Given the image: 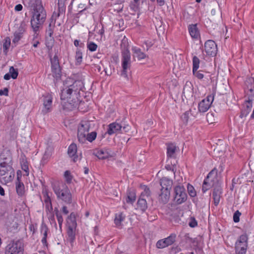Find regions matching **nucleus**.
<instances>
[{
    "label": "nucleus",
    "mask_w": 254,
    "mask_h": 254,
    "mask_svg": "<svg viewBox=\"0 0 254 254\" xmlns=\"http://www.w3.org/2000/svg\"><path fill=\"white\" fill-rule=\"evenodd\" d=\"M84 83L81 80L74 81L72 84L68 85L61 90V99L66 100L71 107H76L81 104L80 97L84 92Z\"/></svg>",
    "instance_id": "nucleus-1"
},
{
    "label": "nucleus",
    "mask_w": 254,
    "mask_h": 254,
    "mask_svg": "<svg viewBox=\"0 0 254 254\" xmlns=\"http://www.w3.org/2000/svg\"><path fill=\"white\" fill-rule=\"evenodd\" d=\"M53 189L58 199L66 204L72 203V195L67 185L62 182H57L53 185Z\"/></svg>",
    "instance_id": "nucleus-2"
},
{
    "label": "nucleus",
    "mask_w": 254,
    "mask_h": 254,
    "mask_svg": "<svg viewBox=\"0 0 254 254\" xmlns=\"http://www.w3.org/2000/svg\"><path fill=\"white\" fill-rule=\"evenodd\" d=\"M34 11L31 20V24L33 31L36 33L43 25L46 18V13L41 4H37L34 6Z\"/></svg>",
    "instance_id": "nucleus-3"
},
{
    "label": "nucleus",
    "mask_w": 254,
    "mask_h": 254,
    "mask_svg": "<svg viewBox=\"0 0 254 254\" xmlns=\"http://www.w3.org/2000/svg\"><path fill=\"white\" fill-rule=\"evenodd\" d=\"M23 245L20 240L12 241L5 248V254H22Z\"/></svg>",
    "instance_id": "nucleus-4"
},
{
    "label": "nucleus",
    "mask_w": 254,
    "mask_h": 254,
    "mask_svg": "<svg viewBox=\"0 0 254 254\" xmlns=\"http://www.w3.org/2000/svg\"><path fill=\"white\" fill-rule=\"evenodd\" d=\"M92 125H93V123L89 121L81 122L77 132V138L80 143L85 142V134H86L89 132Z\"/></svg>",
    "instance_id": "nucleus-5"
},
{
    "label": "nucleus",
    "mask_w": 254,
    "mask_h": 254,
    "mask_svg": "<svg viewBox=\"0 0 254 254\" xmlns=\"http://www.w3.org/2000/svg\"><path fill=\"white\" fill-rule=\"evenodd\" d=\"M174 201L178 204L186 201L187 195L183 186H177L174 189Z\"/></svg>",
    "instance_id": "nucleus-6"
},
{
    "label": "nucleus",
    "mask_w": 254,
    "mask_h": 254,
    "mask_svg": "<svg viewBox=\"0 0 254 254\" xmlns=\"http://www.w3.org/2000/svg\"><path fill=\"white\" fill-rule=\"evenodd\" d=\"M121 48L123 59L122 63L123 70L121 75L126 78L127 77L126 73V69L127 68V39L126 38L125 36L122 41Z\"/></svg>",
    "instance_id": "nucleus-7"
},
{
    "label": "nucleus",
    "mask_w": 254,
    "mask_h": 254,
    "mask_svg": "<svg viewBox=\"0 0 254 254\" xmlns=\"http://www.w3.org/2000/svg\"><path fill=\"white\" fill-rule=\"evenodd\" d=\"M214 100V96L212 95L208 96L206 98L203 99L198 104V112L200 113H204L206 112L210 108Z\"/></svg>",
    "instance_id": "nucleus-8"
},
{
    "label": "nucleus",
    "mask_w": 254,
    "mask_h": 254,
    "mask_svg": "<svg viewBox=\"0 0 254 254\" xmlns=\"http://www.w3.org/2000/svg\"><path fill=\"white\" fill-rule=\"evenodd\" d=\"M204 50L207 55L214 57L217 53V45L213 40H208L204 44Z\"/></svg>",
    "instance_id": "nucleus-9"
},
{
    "label": "nucleus",
    "mask_w": 254,
    "mask_h": 254,
    "mask_svg": "<svg viewBox=\"0 0 254 254\" xmlns=\"http://www.w3.org/2000/svg\"><path fill=\"white\" fill-rule=\"evenodd\" d=\"M176 238V234H172L167 238L159 240L156 243V247L159 249H163L168 247L175 242Z\"/></svg>",
    "instance_id": "nucleus-10"
},
{
    "label": "nucleus",
    "mask_w": 254,
    "mask_h": 254,
    "mask_svg": "<svg viewBox=\"0 0 254 254\" xmlns=\"http://www.w3.org/2000/svg\"><path fill=\"white\" fill-rule=\"evenodd\" d=\"M43 102L44 108L42 110V112L44 114H46L50 112L52 110L53 97L52 95L47 94L43 96Z\"/></svg>",
    "instance_id": "nucleus-11"
},
{
    "label": "nucleus",
    "mask_w": 254,
    "mask_h": 254,
    "mask_svg": "<svg viewBox=\"0 0 254 254\" xmlns=\"http://www.w3.org/2000/svg\"><path fill=\"white\" fill-rule=\"evenodd\" d=\"M193 87L190 82H187L184 87L182 99L184 101L190 100L193 96Z\"/></svg>",
    "instance_id": "nucleus-12"
},
{
    "label": "nucleus",
    "mask_w": 254,
    "mask_h": 254,
    "mask_svg": "<svg viewBox=\"0 0 254 254\" xmlns=\"http://www.w3.org/2000/svg\"><path fill=\"white\" fill-rule=\"evenodd\" d=\"M12 157L10 152L8 150H4L0 154V165L11 164Z\"/></svg>",
    "instance_id": "nucleus-13"
},
{
    "label": "nucleus",
    "mask_w": 254,
    "mask_h": 254,
    "mask_svg": "<svg viewBox=\"0 0 254 254\" xmlns=\"http://www.w3.org/2000/svg\"><path fill=\"white\" fill-rule=\"evenodd\" d=\"M214 172V170H212L210 172L207 177L203 181L202 186V190L203 193L205 192L207 190L210 189L213 186V182L212 180L210 179L211 175Z\"/></svg>",
    "instance_id": "nucleus-14"
},
{
    "label": "nucleus",
    "mask_w": 254,
    "mask_h": 254,
    "mask_svg": "<svg viewBox=\"0 0 254 254\" xmlns=\"http://www.w3.org/2000/svg\"><path fill=\"white\" fill-rule=\"evenodd\" d=\"M170 196V190H168L167 189H161V192L159 194V200L160 202L163 204L167 203L169 200Z\"/></svg>",
    "instance_id": "nucleus-15"
},
{
    "label": "nucleus",
    "mask_w": 254,
    "mask_h": 254,
    "mask_svg": "<svg viewBox=\"0 0 254 254\" xmlns=\"http://www.w3.org/2000/svg\"><path fill=\"white\" fill-rule=\"evenodd\" d=\"M248 236L247 234L241 235L235 243V247L248 248Z\"/></svg>",
    "instance_id": "nucleus-16"
},
{
    "label": "nucleus",
    "mask_w": 254,
    "mask_h": 254,
    "mask_svg": "<svg viewBox=\"0 0 254 254\" xmlns=\"http://www.w3.org/2000/svg\"><path fill=\"white\" fill-rule=\"evenodd\" d=\"M122 128V126L116 122L110 124L108 126V128L107 131V132L110 134L112 135L114 133L119 132L121 130Z\"/></svg>",
    "instance_id": "nucleus-17"
},
{
    "label": "nucleus",
    "mask_w": 254,
    "mask_h": 254,
    "mask_svg": "<svg viewBox=\"0 0 254 254\" xmlns=\"http://www.w3.org/2000/svg\"><path fill=\"white\" fill-rule=\"evenodd\" d=\"M24 32V26L23 25H21L19 27L17 31H15L14 33V38L12 40V42L14 44H17L22 37L23 34Z\"/></svg>",
    "instance_id": "nucleus-18"
},
{
    "label": "nucleus",
    "mask_w": 254,
    "mask_h": 254,
    "mask_svg": "<svg viewBox=\"0 0 254 254\" xmlns=\"http://www.w3.org/2000/svg\"><path fill=\"white\" fill-rule=\"evenodd\" d=\"M160 184L162 187L161 189H167L168 190L170 191L172 187L173 181L168 178L163 177L160 180Z\"/></svg>",
    "instance_id": "nucleus-19"
},
{
    "label": "nucleus",
    "mask_w": 254,
    "mask_h": 254,
    "mask_svg": "<svg viewBox=\"0 0 254 254\" xmlns=\"http://www.w3.org/2000/svg\"><path fill=\"white\" fill-rule=\"evenodd\" d=\"M189 31L192 38L197 39L200 37L199 32L196 24L190 25L189 26Z\"/></svg>",
    "instance_id": "nucleus-20"
},
{
    "label": "nucleus",
    "mask_w": 254,
    "mask_h": 254,
    "mask_svg": "<svg viewBox=\"0 0 254 254\" xmlns=\"http://www.w3.org/2000/svg\"><path fill=\"white\" fill-rule=\"evenodd\" d=\"M15 187L17 194L20 196L23 195L25 193V187L23 183L20 181L19 177H17Z\"/></svg>",
    "instance_id": "nucleus-21"
},
{
    "label": "nucleus",
    "mask_w": 254,
    "mask_h": 254,
    "mask_svg": "<svg viewBox=\"0 0 254 254\" xmlns=\"http://www.w3.org/2000/svg\"><path fill=\"white\" fill-rule=\"evenodd\" d=\"M221 193V189L220 187L218 186L214 189L212 196L215 205L216 206H217L219 203Z\"/></svg>",
    "instance_id": "nucleus-22"
},
{
    "label": "nucleus",
    "mask_w": 254,
    "mask_h": 254,
    "mask_svg": "<svg viewBox=\"0 0 254 254\" xmlns=\"http://www.w3.org/2000/svg\"><path fill=\"white\" fill-rule=\"evenodd\" d=\"M59 15H60L59 13H58L57 15L56 13L54 12L52 16V17H51L52 21L49 24V26H48V29L47 30V33L50 37H51L53 34L54 28L55 27V23L56 21V17H59Z\"/></svg>",
    "instance_id": "nucleus-23"
},
{
    "label": "nucleus",
    "mask_w": 254,
    "mask_h": 254,
    "mask_svg": "<svg viewBox=\"0 0 254 254\" xmlns=\"http://www.w3.org/2000/svg\"><path fill=\"white\" fill-rule=\"evenodd\" d=\"M252 107V99L249 98L248 100L246 101L243 105V109L242 111V115L244 116H247Z\"/></svg>",
    "instance_id": "nucleus-24"
},
{
    "label": "nucleus",
    "mask_w": 254,
    "mask_h": 254,
    "mask_svg": "<svg viewBox=\"0 0 254 254\" xmlns=\"http://www.w3.org/2000/svg\"><path fill=\"white\" fill-rule=\"evenodd\" d=\"M48 231L49 228L44 223H42L41 226V233L43 234V237L42 239L41 242L42 244L46 246H47L48 245L47 238Z\"/></svg>",
    "instance_id": "nucleus-25"
},
{
    "label": "nucleus",
    "mask_w": 254,
    "mask_h": 254,
    "mask_svg": "<svg viewBox=\"0 0 254 254\" xmlns=\"http://www.w3.org/2000/svg\"><path fill=\"white\" fill-rule=\"evenodd\" d=\"M66 222L67 227L76 228L77 223L75 214L74 212L71 213L67 217Z\"/></svg>",
    "instance_id": "nucleus-26"
},
{
    "label": "nucleus",
    "mask_w": 254,
    "mask_h": 254,
    "mask_svg": "<svg viewBox=\"0 0 254 254\" xmlns=\"http://www.w3.org/2000/svg\"><path fill=\"white\" fill-rule=\"evenodd\" d=\"M77 152V146L75 143L71 144L68 148V154L70 157H73L74 162L76 161V159L77 158L76 155Z\"/></svg>",
    "instance_id": "nucleus-27"
},
{
    "label": "nucleus",
    "mask_w": 254,
    "mask_h": 254,
    "mask_svg": "<svg viewBox=\"0 0 254 254\" xmlns=\"http://www.w3.org/2000/svg\"><path fill=\"white\" fill-rule=\"evenodd\" d=\"M137 209H139L142 211H144L147 208L146 199L140 196L137 201Z\"/></svg>",
    "instance_id": "nucleus-28"
},
{
    "label": "nucleus",
    "mask_w": 254,
    "mask_h": 254,
    "mask_svg": "<svg viewBox=\"0 0 254 254\" xmlns=\"http://www.w3.org/2000/svg\"><path fill=\"white\" fill-rule=\"evenodd\" d=\"M95 155L100 159H105L110 156V154L106 150H98L95 153Z\"/></svg>",
    "instance_id": "nucleus-29"
},
{
    "label": "nucleus",
    "mask_w": 254,
    "mask_h": 254,
    "mask_svg": "<svg viewBox=\"0 0 254 254\" xmlns=\"http://www.w3.org/2000/svg\"><path fill=\"white\" fill-rule=\"evenodd\" d=\"M133 50L134 51V57L136 58L138 61H140L147 57L146 55L141 52V50L139 49H136L134 48L133 49Z\"/></svg>",
    "instance_id": "nucleus-30"
},
{
    "label": "nucleus",
    "mask_w": 254,
    "mask_h": 254,
    "mask_svg": "<svg viewBox=\"0 0 254 254\" xmlns=\"http://www.w3.org/2000/svg\"><path fill=\"white\" fill-rule=\"evenodd\" d=\"M12 164L0 165V176H4L6 173L12 170Z\"/></svg>",
    "instance_id": "nucleus-31"
},
{
    "label": "nucleus",
    "mask_w": 254,
    "mask_h": 254,
    "mask_svg": "<svg viewBox=\"0 0 254 254\" xmlns=\"http://www.w3.org/2000/svg\"><path fill=\"white\" fill-rule=\"evenodd\" d=\"M141 189L143 190V191L141 192L140 197L143 198H149L151 195V191L149 188L145 185L141 186Z\"/></svg>",
    "instance_id": "nucleus-32"
},
{
    "label": "nucleus",
    "mask_w": 254,
    "mask_h": 254,
    "mask_svg": "<svg viewBox=\"0 0 254 254\" xmlns=\"http://www.w3.org/2000/svg\"><path fill=\"white\" fill-rule=\"evenodd\" d=\"M76 228L67 227V234L70 242H73L75 239Z\"/></svg>",
    "instance_id": "nucleus-33"
},
{
    "label": "nucleus",
    "mask_w": 254,
    "mask_h": 254,
    "mask_svg": "<svg viewBox=\"0 0 254 254\" xmlns=\"http://www.w3.org/2000/svg\"><path fill=\"white\" fill-rule=\"evenodd\" d=\"M176 150V147L173 144L168 145L167 147V156L169 157H174L175 153Z\"/></svg>",
    "instance_id": "nucleus-34"
},
{
    "label": "nucleus",
    "mask_w": 254,
    "mask_h": 254,
    "mask_svg": "<svg viewBox=\"0 0 254 254\" xmlns=\"http://www.w3.org/2000/svg\"><path fill=\"white\" fill-rule=\"evenodd\" d=\"M194 112H196V114L198 113L196 111L195 109H194L193 110L190 109L189 111H186L185 113H184L183 114V115L182 116V120L186 123H187L189 121L190 113H191V114L192 115H193L194 114Z\"/></svg>",
    "instance_id": "nucleus-35"
},
{
    "label": "nucleus",
    "mask_w": 254,
    "mask_h": 254,
    "mask_svg": "<svg viewBox=\"0 0 254 254\" xmlns=\"http://www.w3.org/2000/svg\"><path fill=\"white\" fill-rule=\"evenodd\" d=\"M136 200V192L134 189H130L128 193V203H132Z\"/></svg>",
    "instance_id": "nucleus-36"
},
{
    "label": "nucleus",
    "mask_w": 254,
    "mask_h": 254,
    "mask_svg": "<svg viewBox=\"0 0 254 254\" xmlns=\"http://www.w3.org/2000/svg\"><path fill=\"white\" fill-rule=\"evenodd\" d=\"M97 136V133L96 131H92L90 133L87 132L86 134H85V142L86 140L91 142L95 139Z\"/></svg>",
    "instance_id": "nucleus-37"
},
{
    "label": "nucleus",
    "mask_w": 254,
    "mask_h": 254,
    "mask_svg": "<svg viewBox=\"0 0 254 254\" xmlns=\"http://www.w3.org/2000/svg\"><path fill=\"white\" fill-rule=\"evenodd\" d=\"M52 71L53 76L57 79H59L61 76V68L60 66L52 68Z\"/></svg>",
    "instance_id": "nucleus-38"
},
{
    "label": "nucleus",
    "mask_w": 254,
    "mask_h": 254,
    "mask_svg": "<svg viewBox=\"0 0 254 254\" xmlns=\"http://www.w3.org/2000/svg\"><path fill=\"white\" fill-rule=\"evenodd\" d=\"M55 212L59 225L60 228V229H61L62 224L63 222V218L62 217V214L59 212V211L57 208H55Z\"/></svg>",
    "instance_id": "nucleus-39"
},
{
    "label": "nucleus",
    "mask_w": 254,
    "mask_h": 254,
    "mask_svg": "<svg viewBox=\"0 0 254 254\" xmlns=\"http://www.w3.org/2000/svg\"><path fill=\"white\" fill-rule=\"evenodd\" d=\"M193 68L192 72H194L195 70H197L199 67V60L196 56L193 57Z\"/></svg>",
    "instance_id": "nucleus-40"
},
{
    "label": "nucleus",
    "mask_w": 254,
    "mask_h": 254,
    "mask_svg": "<svg viewBox=\"0 0 254 254\" xmlns=\"http://www.w3.org/2000/svg\"><path fill=\"white\" fill-rule=\"evenodd\" d=\"M98 46L93 42H87V48L91 52H94L97 49Z\"/></svg>",
    "instance_id": "nucleus-41"
},
{
    "label": "nucleus",
    "mask_w": 254,
    "mask_h": 254,
    "mask_svg": "<svg viewBox=\"0 0 254 254\" xmlns=\"http://www.w3.org/2000/svg\"><path fill=\"white\" fill-rule=\"evenodd\" d=\"M9 73L11 75L12 79H16L18 74V71L17 69L14 68L13 66H10L9 68Z\"/></svg>",
    "instance_id": "nucleus-42"
},
{
    "label": "nucleus",
    "mask_w": 254,
    "mask_h": 254,
    "mask_svg": "<svg viewBox=\"0 0 254 254\" xmlns=\"http://www.w3.org/2000/svg\"><path fill=\"white\" fill-rule=\"evenodd\" d=\"M125 216H123V213H121L118 215H116L115 218V223L117 226H120L121 222L125 219Z\"/></svg>",
    "instance_id": "nucleus-43"
},
{
    "label": "nucleus",
    "mask_w": 254,
    "mask_h": 254,
    "mask_svg": "<svg viewBox=\"0 0 254 254\" xmlns=\"http://www.w3.org/2000/svg\"><path fill=\"white\" fill-rule=\"evenodd\" d=\"M188 191L189 194L191 197H194L196 195V192L195 189H194L193 187L190 184L188 185Z\"/></svg>",
    "instance_id": "nucleus-44"
},
{
    "label": "nucleus",
    "mask_w": 254,
    "mask_h": 254,
    "mask_svg": "<svg viewBox=\"0 0 254 254\" xmlns=\"http://www.w3.org/2000/svg\"><path fill=\"white\" fill-rule=\"evenodd\" d=\"M206 120L209 124H212L215 122V118L213 113L209 112L206 115Z\"/></svg>",
    "instance_id": "nucleus-45"
},
{
    "label": "nucleus",
    "mask_w": 254,
    "mask_h": 254,
    "mask_svg": "<svg viewBox=\"0 0 254 254\" xmlns=\"http://www.w3.org/2000/svg\"><path fill=\"white\" fill-rule=\"evenodd\" d=\"M75 60L78 64H80L82 61V53L80 50L78 49L76 51Z\"/></svg>",
    "instance_id": "nucleus-46"
},
{
    "label": "nucleus",
    "mask_w": 254,
    "mask_h": 254,
    "mask_svg": "<svg viewBox=\"0 0 254 254\" xmlns=\"http://www.w3.org/2000/svg\"><path fill=\"white\" fill-rule=\"evenodd\" d=\"M51 68L60 66L59 60L57 56L55 55L53 59H51Z\"/></svg>",
    "instance_id": "nucleus-47"
},
{
    "label": "nucleus",
    "mask_w": 254,
    "mask_h": 254,
    "mask_svg": "<svg viewBox=\"0 0 254 254\" xmlns=\"http://www.w3.org/2000/svg\"><path fill=\"white\" fill-rule=\"evenodd\" d=\"M247 248L235 247L236 254H246Z\"/></svg>",
    "instance_id": "nucleus-48"
},
{
    "label": "nucleus",
    "mask_w": 254,
    "mask_h": 254,
    "mask_svg": "<svg viewBox=\"0 0 254 254\" xmlns=\"http://www.w3.org/2000/svg\"><path fill=\"white\" fill-rule=\"evenodd\" d=\"M64 177L67 183H70L72 180V176L69 171H66L64 174Z\"/></svg>",
    "instance_id": "nucleus-49"
},
{
    "label": "nucleus",
    "mask_w": 254,
    "mask_h": 254,
    "mask_svg": "<svg viewBox=\"0 0 254 254\" xmlns=\"http://www.w3.org/2000/svg\"><path fill=\"white\" fill-rule=\"evenodd\" d=\"M241 215V213L239 211L237 210L234 214L233 220L235 222L237 223L240 221V216Z\"/></svg>",
    "instance_id": "nucleus-50"
},
{
    "label": "nucleus",
    "mask_w": 254,
    "mask_h": 254,
    "mask_svg": "<svg viewBox=\"0 0 254 254\" xmlns=\"http://www.w3.org/2000/svg\"><path fill=\"white\" fill-rule=\"evenodd\" d=\"M139 0H133V3H130V7L131 9L135 11L139 5Z\"/></svg>",
    "instance_id": "nucleus-51"
},
{
    "label": "nucleus",
    "mask_w": 254,
    "mask_h": 254,
    "mask_svg": "<svg viewBox=\"0 0 254 254\" xmlns=\"http://www.w3.org/2000/svg\"><path fill=\"white\" fill-rule=\"evenodd\" d=\"M189 225L190 227L194 228L197 225V222L194 217H190Z\"/></svg>",
    "instance_id": "nucleus-52"
},
{
    "label": "nucleus",
    "mask_w": 254,
    "mask_h": 254,
    "mask_svg": "<svg viewBox=\"0 0 254 254\" xmlns=\"http://www.w3.org/2000/svg\"><path fill=\"white\" fill-rule=\"evenodd\" d=\"M10 40L9 39L8 40H6L5 43L3 45V51L5 53H6L7 50L10 47Z\"/></svg>",
    "instance_id": "nucleus-53"
},
{
    "label": "nucleus",
    "mask_w": 254,
    "mask_h": 254,
    "mask_svg": "<svg viewBox=\"0 0 254 254\" xmlns=\"http://www.w3.org/2000/svg\"><path fill=\"white\" fill-rule=\"evenodd\" d=\"M193 74L199 79H201L203 78L204 75L202 73V70H195L194 72H193Z\"/></svg>",
    "instance_id": "nucleus-54"
},
{
    "label": "nucleus",
    "mask_w": 254,
    "mask_h": 254,
    "mask_svg": "<svg viewBox=\"0 0 254 254\" xmlns=\"http://www.w3.org/2000/svg\"><path fill=\"white\" fill-rule=\"evenodd\" d=\"M45 202L46 204V206L47 207H48L49 205H50L52 207V203H51V198H50V196L48 195L47 193H46V194Z\"/></svg>",
    "instance_id": "nucleus-55"
},
{
    "label": "nucleus",
    "mask_w": 254,
    "mask_h": 254,
    "mask_svg": "<svg viewBox=\"0 0 254 254\" xmlns=\"http://www.w3.org/2000/svg\"><path fill=\"white\" fill-rule=\"evenodd\" d=\"M8 93V90L7 88H4L3 90H0V95L7 96Z\"/></svg>",
    "instance_id": "nucleus-56"
},
{
    "label": "nucleus",
    "mask_w": 254,
    "mask_h": 254,
    "mask_svg": "<svg viewBox=\"0 0 254 254\" xmlns=\"http://www.w3.org/2000/svg\"><path fill=\"white\" fill-rule=\"evenodd\" d=\"M22 5L20 4H18L15 6L14 9L16 11H20L22 9Z\"/></svg>",
    "instance_id": "nucleus-57"
},
{
    "label": "nucleus",
    "mask_w": 254,
    "mask_h": 254,
    "mask_svg": "<svg viewBox=\"0 0 254 254\" xmlns=\"http://www.w3.org/2000/svg\"><path fill=\"white\" fill-rule=\"evenodd\" d=\"M62 210L63 213L65 215L67 214L69 212L66 206H63Z\"/></svg>",
    "instance_id": "nucleus-58"
},
{
    "label": "nucleus",
    "mask_w": 254,
    "mask_h": 254,
    "mask_svg": "<svg viewBox=\"0 0 254 254\" xmlns=\"http://www.w3.org/2000/svg\"><path fill=\"white\" fill-rule=\"evenodd\" d=\"M11 77V75L9 74V73L5 74L3 77L4 79L6 80H9Z\"/></svg>",
    "instance_id": "nucleus-59"
},
{
    "label": "nucleus",
    "mask_w": 254,
    "mask_h": 254,
    "mask_svg": "<svg viewBox=\"0 0 254 254\" xmlns=\"http://www.w3.org/2000/svg\"><path fill=\"white\" fill-rule=\"evenodd\" d=\"M74 45L76 47H77L78 46H80L81 47L82 46L83 44L81 43L80 45H79V41L78 40H75L74 41Z\"/></svg>",
    "instance_id": "nucleus-60"
},
{
    "label": "nucleus",
    "mask_w": 254,
    "mask_h": 254,
    "mask_svg": "<svg viewBox=\"0 0 254 254\" xmlns=\"http://www.w3.org/2000/svg\"><path fill=\"white\" fill-rule=\"evenodd\" d=\"M157 3L159 4L160 6H162L164 4V0H156Z\"/></svg>",
    "instance_id": "nucleus-61"
},
{
    "label": "nucleus",
    "mask_w": 254,
    "mask_h": 254,
    "mask_svg": "<svg viewBox=\"0 0 254 254\" xmlns=\"http://www.w3.org/2000/svg\"><path fill=\"white\" fill-rule=\"evenodd\" d=\"M0 194L2 196H3L4 195V190L0 185Z\"/></svg>",
    "instance_id": "nucleus-62"
},
{
    "label": "nucleus",
    "mask_w": 254,
    "mask_h": 254,
    "mask_svg": "<svg viewBox=\"0 0 254 254\" xmlns=\"http://www.w3.org/2000/svg\"><path fill=\"white\" fill-rule=\"evenodd\" d=\"M39 44V42L38 41H36L35 42H34L33 44V46L35 48H36L38 46V45Z\"/></svg>",
    "instance_id": "nucleus-63"
},
{
    "label": "nucleus",
    "mask_w": 254,
    "mask_h": 254,
    "mask_svg": "<svg viewBox=\"0 0 254 254\" xmlns=\"http://www.w3.org/2000/svg\"><path fill=\"white\" fill-rule=\"evenodd\" d=\"M153 122L152 121H148L147 123H146V125L148 126V127H150L151 126L153 125Z\"/></svg>",
    "instance_id": "nucleus-64"
}]
</instances>
